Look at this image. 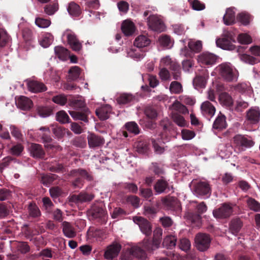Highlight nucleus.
I'll list each match as a JSON object with an SVG mask.
<instances>
[{"label":"nucleus","mask_w":260,"mask_h":260,"mask_svg":"<svg viewBox=\"0 0 260 260\" xmlns=\"http://www.w3.org/2000/svg\"><path fill=\"white\" fill-rule=\"evenodd\" d=\"M68 105L76 110H81L87 108L85 107V103L81 97L70 96L68 100Z\"/></svg>","instance_id":"b1692460"},{"label":"nucleus","mask_w":260,"mask_h":260,"mask_svg":"<svg viewBox=\"0 0 260 260\" xmlns=\"http://www.w3.org/2000/svg\"><path fill=\"white\" fill-rule=\"evenodd\" d=\"M188 46L191 51L197 53L201 51L202 48V42L200 41H190Z\"/></svg>","instance_id":"e2e57ef3"},{"label":"nucleus","mask_w":260,"mask_h":260,"mask_svg":"<svg viewBox=\"0 0 260 260\" xmlns=\"http://www.w3.org/2000/svg\"><path fill=\"white\" fill-rule=\"evenodd\" d=\"M69 13L74 17H78L81 14L82 11L80 7L74 2L69 3L68 7Z\"/></svg>","instance_id":"c9c22d12"},{"label":"nucleus","mask_w":260,"mask_h":260,"mask_svg":"<svg viewBox=\"0 0 260 260\" xmlns=\"http://www.w3.org/2000/svg\"><path fill=\"white\" fill-rule=\"evenodd\" d=\"M150 40L146 36L140 35L136 38L134 45L138 48L144 49L150 45Z\"/></svg>","instance_id":"c756f323"},{"label":"nucleus","mask_w":260,"mask_h":260,"mask_svg":"<svg viewBox=\"0 0 260 260\" xmlns=\"http://www.w3.org/2000/svg\"><path fill=\"white\" fill-rule=\"evenodd\" d=\"M232 42H235L234 36L232 32L227 31L223 34L221 38L216 40V43L218 47L223 49L233 50L236 47Z\"/></svg>","instance_id":"7ed1b4c3"},{"label":"nucleus","mask_w":260,"mask_h":260,"mask_svg":"<svg viewBox=\"0 0 260 260\" xmlns=\"http://www.w3.org/2000/svg\"><path fill=\"white\" fill-rule=\"evenodd\" d=\"M170 90L172 93L179 94L183 91L182 86L179 82L173 81L170 84Z\"/></svg>","instance_id":"052dcab7"},{"label":"nucleus","mask_w":260,"mask_h":260,"mask_svg":"<svg viewBox=\"0 0 260 260\" xmlns=\"http://www.w3.org/2000/svg\"><path fill=\"white\" fill-rule=\"evenodd\" d=\"M240 58L243 61L251 65L260 62V58L251 56L247 54H243L241 55Z\"/></svg>","instance_id":"de8ad7c7"},{"label":"nucleus","mask_w":260,"mask_h":260,"mask_svg":"<svg viewBox=\"0 0 260 260\" xmlns=\"http://www.w3.org/2000/svg\"><path fill=\"white\" fill-rule=\"evenodd\" d=\"M243 226L242 220L239 217L233 218L229 223V230L234 235H237Z\"/></svg>","instance_id":"412c9836"},{"label":"nucleus","mask_w":260,"mask_h":260,"mask_svg":"<svg viewBox=\"0 0 260 260\" xmlns=\"http://www.w3.org/2000/svg\"><path fill=\"white\" fill-rule=\"evenodd\" d=\"M29 150L30 155L34 158L42 159L45 157V152L41 145L32 143L30 146Z\"/></svg>","instance_id":"f3484780"},{"label":"nucleus","mask_w":260,"mask_h":260,"mask_svg":"<svg viewBox=\"0 0 260 260\" xmlns=\"http://www.w3.org/2000/svg\"><path fill=\"white\" fill-rule=\"evenodd\" d=\"M58 176L53 174L44 175L41 177V182L45 186H48L56 180Z\"/></svg>","instance_id":"49530a36"},{"label":"nucleus","mask_w":260,"mask_h":260,"mask_svg":"<svg viewBox=\"0 0 260 260\" xmlns=\"http://www.w3.org/2000/svg\"><path fill=\"white\" fill-rule=\"evenodd\" d=\"M144 113L148 118L151 119H154L157 117L158 115L156 109L154 107L150 106L145 107Z\"/></svg>","instance_id":"6e6d98bb"},{"label":"nucleus","mask_w":260,"mask_h":260,"mask_svg":"<svg viewBox=\"0 0 260 260\" xmlns=\"http://www.w3.org/2000/svg\"><path fill=\"white\" fill-rule=\"evenodd\" d=\"M211 243L209 236L206 234L199 233L195 238V243L197 248L200 251L207 250Z\"/></svg>","instance_id":"423d86ee"},{"label":"nucleus","mask_w":260,"mask_h":260,"mask_svg":"<svg viewBox=\"0 0 260 260\" xmlns=\"http://www.w3.org/2000/svg\"><path fill=\"white\" fill-rule=\"evenodd\" d=\"M111 110V106L106 105L96 109L95 113L101 120H105L109 118Z\"/></svg>","instance_id":"cd10ccee"},{"label":"nucleus","mask_w":260,"mask_h":260,"mask_svg":"<svg viewBox=\"0 0 260 260\" xmlns=\"http://www.w3.org/2000/svg\"><path fill=\"white\" fill-rule=\"evenodd\" d=\"M69 99L64 94H58L54 96L52 101L55 104L59 105L60 106H64L67 103H68Z\"/></svg>","instance_id":"4d7b16f0"},{"label":"nucleus","mask_w":260,"mask_h":260,"mask_svg":"<svg viewBox=\"0 0 260 260\" xmlns=\"http://www.w3.org/2000/svg\"><path fill=\"white\" fill-rule=\"evenodd\" d=\"M70 176L75 178V180L72 182V184L75 188H81L84 183V179L88 181L93 180L92 175L83 169H74L71 171Z\"/></svg>","instance_id":"f257e3e1"},{"label":"nucleus","mask_w":260,"mask_h":260,"mask_svg":"<svg viewBox=\"0 0 260 260\" xmlns=\"http://www.w3.org/2000/svg\"><path fill=\"white\" fill-rule=\"evenodd\" d=\"M146 49H142L141 48L132 49L128 52L129 56L133 58L140 59L145 56V52Z\"/></svg>","instance_id":"a18cd8bd"},{"label":"nucleus","mask_w":260,"mask_h":260,"mask_svg":"<svg viewBox=\"0 0 260 260\" xmlns=\"http://www.w3.org/2000/svg\"><path fill=\"white\" fill-rule=\"evenodd\" d=\"M248 207L254 212H260V203L252 198H248L247 200Z\"/></svg>","instance_id":"8fccbe9b"},{"label":"nucleus","mask_w":260,"mask_h":260,"mask_svg":"<svg viewBox=\"0 0 260 260\" xmlns=\"http://www.w3.org/2000/svg\"><path fill=\"white\" fill-rule=\"evenodd\" d=\"M43 207L45 208L47 212L51 213L54 210V205L48 197H44L42 199Z\"/></svg>","instance_id":"bf43d9fd"},{"label":"nucleus","mask_w":260,"mask_h":260,"mask_svg":"<svg viewBox=\"0 0 260 260\" xmlns=\"http://www.w3.org/2000/svg\"><path fill=\"white\" fill-rule=\"evenodd\" d=\"M164 205L167 210L179 211L181 210V205L179 200L175 197L166 198L164 200Z\"/></svg>","instance_id":"2eb2a0df"},{"label":"nucleus","mask_w":260,"mask_h":260,"mask_svg":"<svg viewBox=\"0 0 260 260\" xmlns=\"http://www.w3.org/2000/svg\"><path fill=\"white\" fill-rule=\"evenodd\" d=\"M154 189L158 194L167 192L170 190L168 182L162 176H161L160 179L156 180L154 185Z\"/></svg>","instance_id":"4468645a"},{"label":"nucleus","mask_w":260,"mask_h":260,"mask_svg":"<svg viewBox=\"0 0 260 260\" xmlns=\"http://www.w3.org/2000/svg\"><path fill=\"white\" fill-rule=\"evenodd\" d=\"M134 222L139 225L141 232L146 236H149L152 233V227L150 222L146 219L140 216L133 217Z\"/></svg>","instance_id":"9d476101"},{"label":"nucleus","mask_w":260,"mask_h":260,"mask_svg":"<svg viewBox=\"0 0 260 260\" xmlns=\"http://www.w3.org/2000/svg\"><path fill=\"white\" fill-rule=\"evenodd\" d=\"M62 232L64 235L69 238H73L76 235V233L72 224L67 221H63L62 223Z\"/></svg>","instance_id":"7c9ffc66"},{"label":"nucleus","mask_w":260,"mask_h":260,"mask_svg":"<svg viewBox=\"0 0 260 260\" xmlns=\"http://www.w3.org/2000/svg\"><path fill=\"white\" fill-rule=\"evenodd\" d=\"M247 118L251 123L255 124L260 120V110L258 107H252L247 112Z\"/></svg>","instance_id":"393cba45"},{"label":"nucleus","mask_w":260,"mask_h":260,"mask_svg":"<svg viewBox=\"0 0 260 260\" xmlns=\"http://www.w3.org/2000/svg\"><path fill=\"white\" fill-rule=\"evenodd\" d=\"M207 76L204 72L202 75H197L193 80V84L196 88H204L207 82Z\"/></svg>","instance_id":"473e14b6"},{"label":"nucleus","mask_w":260,"mask_h":260,"mask_svg":"<svg viewBox=\"0 0 260 260\" xmlns=\"http://www.w3.org/2000/svg\"><path fill=\"white\" fill-rule=\"evenodd\" d=\"M226 117L220 113L216 117L213 124V128L218 130H222L226 127Z\"/></svg>","instance_id":"2f4dec72"},{"label":"nucleus","mask_w":260,"mask_h":260,"mask_svg":"<svg viewBox=\"0 0 260 260\" xmlns=\"http://www.w3.org/2000/svg\"><path fill=\"white\" fill-rule=\"evenodd\" d=\"M135 96L131 93H123L117 98V101L119 104H126L135 100Z\"/></svg>","instance_id":"e433bc0d"},{"label":"nucleus","mask_w":260,"mask_h":260,"mask_svg":"<svg viewBox=\"0 0 260 260\" xmlns=\"http://www.w3.org/2000/svg\"><path fill=\"white\" fill-rule=\"evenodd\" d=\"M68 42L73 50L78 52L82 47L81 43L77 38L74 34H69L67 35Z\"/></svg>","instance_id":"a878e982"},{"label":"nucleus","mask_w":260,"mask_h":260,"mask_svg":"<svg viewBox=\"0 0 260 260\" xmlns=\"http://www.w3.org/2000/svg\"><path fill=\"white\" fill-rule=\"evenodd\" d=\"M87 140L89 147L92 148L100 147L105 143V140L102 136L93 133L88 135Z\"/></svg>","instance_id":"dca6fc26"},{"label":"nucleus","mask_w":260,"mask_h":260,"mask_svg":"<svg viewBox=\"0 0 260 260\" xmlns=\"http://www.w3.org/2000/svg\"><path fill=\"white\" fill-rule=\"evenodd\" d=\"M225 24L232 25L235 22V13L232 8L226 9V13L223 17Z\"/></svg>","instance_id":"72a5a7b5"},{"label":"nucleus","mask_w":260,"mask_h":260,"mask_svg":"<svg viewBox=\"0 0 260 260\" xmlns=\"http://www.w3.org/2000/svg\"><path fill=\"white\" fill-rule=\"evenodd\" d=\"M218 70L221 76L227 81H233L236 80L237 73L230 64L222 63L219 66Z\"/></svg>","instance_id":"20e7f679"},{"label":"nucleus","mask_w":260,"mask_h":260,"mask_svg":"<svg viewBox=\"0 0 260 260\" xmlns=\"http://www.w3.org/2000/svg\"><path fill=\"white\" fill-rule=\"evenodd\" d=\"M16 104L20 109L27 110L31 108L32 102L29 98L24 96H21L16 101Z\"/></svg>","instance_id":"c85d7f7f"},{"label":"nucleus","mask_w":260,"mask_h":260,"mask_svg":"<svg viewBox=\"0 0 260 260\" xmlns=\"http://www.w3.org/2000/svg\"><path fill=\"white\" fill-rule=\"evenodd\" d=\"M17 251L22 254H25L29 252L30 247L26 242H18L16 245Z\"/></svg>","instance_id":"13d9d810"},{"label":"nucleus","mask_w":260,"mask_h":260,"mask_svg":"<svg viewBox=\"0 0 260 260\" xmlns=\"http://www.w3.org/2000/svg\"><path fill=\"white\" fill-rule=\"evenodd\" d=\"M207 210V207L205 203L204 202H201L196 206L194 212H190L187 213V218L192 223L199 226L201 224V215L206 212Z\"/></svg>","instance_id":"f03ea898"},{"label":"nucleus","mask_w":260,"mask_h":260,"mask_svg":"<svg viewBox=\"0 0 260 260\" xmlns=\"http://www.w3.org/2000/svg\"><path fill=\"white\" fill-rule=\"evenodd\" d=\"M120 186L121 188L125 189L127 190L128 192L133 193H136L138 192V186L134 183H122L120 184Z\"/></svg>","instance_id":"603ef678"},{"label":"nucleus","mask_w":260,"mask_h":260,"mask_svg":"<svg viewBox=\"0 0 260 260\" xmlns=\"http://www.w3.org/2000/svg\"><path fill=\"white\" fill-rule=\"evenodd\" d=\"M234 141L237 145L246 148L251 147L254 144V142L251 139L241 135L235 136L234 137Z\"/></svg>","instance_id":"6ab92c4d"},{"label":"nucleus","mask_w":260,"mask_h":260,"mask_svg":"<svg viewBox=\"0 0 260 260\" xmlns=\"http://www.w3.org/2000/svg\"><path fill=\"white\" fill-rule=\"evenodd\" d=\"M190 7L194 10L202 11L205 9V4L199 0H188Z\"/></svg>","instance_id":"864d4df0"},{"label":"nucleus","mask_w":260,"mask_h":260,"mask_svg":"<svg viewBox=\"0 0 260 260\" xmlns=\"http://www.w3.org/2000/svg\"><path fill=\"white\" fill-rule=\"evenodd\" d=\"M216 55L212 53L206 52L199 56L198 61L203 65L211 66L216 62Z\"/></svg>","instance_id":"aec40b11"},{"label":"nucleus","mask_w":260,"mask_h":260,"mask_svg":"<svg viewBox=\"0 0 260 260\" xmlns=\"http://www.w3.org/2000/svg\"><path fill=\"white\" fill-rule=\"evenodd\" d=\"M150 169L157 176H161V175L165 174V171L162 167L159 164L154 162L152 163V165L150 168Z\"/></svg>","instance_id":"0e129e2a"},{"label":"nucleus","mask_w":260,"mask_h":260,"mask_svg":"<svg viewBox=\"0 0 260 260\" xmlns=\"http://www.w3.org/2000/svg\"><path fill=\"white\" fill-rule=\"evenodd\" d=\"M203 114L209 120L213 116L215 113V107L209 101L202 103L201 107Z\"/></svg>","instance_id":"a211bd4d"},{"label":"nucleus","mask_w":260,"mask_h":260,"mask_svg":"<svg viewBox=\"0 0 260 260\" xmlns=\"http://www.w3.org/2000/svg\"><path fill=\"white\" fill-rule=\"evenodd\" d=\"M136 149L139 153H145L149 149V145L146 141H140L137 143Z\"/></svg>","instance_id":"680f3d73"},{"label":"nucleus","mask_w":260,"mask_h":260,"mask_svg":"<svg viewBox=\"0 0 260 260\" xmlns=\"http://www.w3.org/2000/svg\"><path fill=\"white\" fill-rule=\"evenodd\" d=\"M24 149V147L21 144L18 143L16 145H13L10 149V152L12 155L15 156H19L22 151Z\"/></svg>","instance_id":"774afa93"},{"label":"nucleus","mask_w":260,"mask_h":260,"mask_svg":"<svg viewBox=\"0 0 260 260\" xmlns=\"http://www.w3.org/2000/svg\"><path fill=\"white\" fill-rule=\"evenodd\" d=\"M27 87L32 92H41L47 90L46 86L43 83L37 81H29L27 82Z\"/></svg>","instance_id":"5701e85b"},{"label":"nucleus","mask_w":260,"mask_h":260,"mask_svg":"<svg viewBox=\"0 0 260 260\" xmlns=\"http://www.w3.org/2000/svg\"><path fill=\"white\" fill-rule=\"evenodd\" d=\"M52 132L57 139H61L66 134V129L61 126H56L53 127Z\"/></svg>","instance_id":"69168bd1"},{"label":"nucleus","mask_w":260,"mask_h":260,"mask_svg":"<svg viewBox=\"0 0 260 260\" xmlns=\"http://www.w3.org/2000/svg\"><path fill=\"white\" fill-rule=\"evenodd\" d=\"M177 238L175 236L169 235L165 237L162 242V245L168 249L173 248L176 244Z\"/></svg>","instance_id":"58836bf2"},{"label":"nucleus","mask_w":260,"mask_h":260,"mask_svg":"<svg viewBox=\"0 0 260 260\" xmlns=\"http://www.w3.org/2000/svg\"><path fill=\"white\" fill-rule=\"evenodd\" d=\"M68 79L72 81L77 80L80 75V69L77 66L72 67L68 72Z\"/></svg>","instance_id":"09e8293b"},{"label":"nucleus","mask_w":260,"mask_h":260,"mask_svg":"<svg viewBox=\"0 0 260 260\" xmlns=\"http://www.w3.org/2000/svg\"><path fill=\"white\" fill-rule=\"evenodd\" d=\"M135 25L132 21L125 20L122 23L121 30L125 36H132L135 32Z\"/></svg>","instance_id":"bb28decb"},{"label":"nucleus","mask_w":260,"mask_h":260,"mask_svg":"<svg viewBox=\"0 0 260 260\" xmlns=\"http://www.w3.org/2000/svg\"><path fill=\"white\" fill-rule=\"evenodd\" d=\"M170 69L172 71L173 79L179 80L181 78V70L179 64L175 61H173L169 66Z\"/></svg>","instance_id":"a19ab883"},{"label":"nucleus","mask_w":260,"mask_h":260,"mask_svg":"<svg viewBox=\"0 0 260 260\" xmlns=\"http://www.w3.org/2000/svg\"><path fill=\"white\" fill-rule=\"evenodd\" d=\"M158 245H156L154 241H150L149 239H144L143 241V248L149 252H151L155 249L158 248Z\"/></svg>","instance_id":"3c124183"},{"label":"nucleus","mask_w":260,"mask_h":260,"mask_svg":"<svg viewBox=\"0 0 260 260\" xmlns=\"http://www.w3.org/2000/svg\"><path fill=\"white\" fill-rule=\"evenodd\" d=\"M233 212L232 205L230 203H223L221 206L213 211L214 216L216 218L225 219L232 215Z\"/></svg>","instance_id":"39448f33"},{"label":"nucleus","mask_w":260,"mask_h":260,"mask_svg":"<svg viewBox=\"0 0 260 260\" xmlns=\"http://www.w3.org/2000/svg\"><path fill=\"white\" fill-rule=\"evenodd\" d=\"M194 191L198 196L208 198L211 195V188L208 182L200 181L194 185Z\"/></svg>","instance_id":"1a4fd4ad"},{"label":"nucleus","mask_w":260,"mask_h":260,"mask_svg":"<svg viewBox=\"0 0 260 260\" xmlns=\"http://www.w3.org/2000/svg\"><path fill=\"white\" fill-rule=\"evenodd\" d=\"M28 215L33 218H39L41 215V212L36 203L31 202L28 206Z\"/></svg>","instance_id":"f704fd0d"},{"label":"nucleus","mask_w":260,"mask_h":260,"mask_svg":"<svg viewBox=\"0 0 260 260\" xmlns=\"http://www.w3.org/2000/svg\"><path fill=\"white\" fill-rule=\"evenodd\" d=\"M172 119L173 121L179 126L185 127L187 125V122L185 120L183 116L179 114H173L172 115Z\"/></svg>","instance_id":"5fc2aeb1"},{"label":"nucleus","mask_w":260,"mask_h":260,"mask_svg":"<svg viewBox=\"0 0 260 260\" xmlns=\"http://www.w3.org/2000/svg\"><path fill=\"white\" fill-rule=\"evenodd\" d=\"M69 113L75 120H81L84 122H88V115L90 111L88 108H84L81 111H69Z\"/></svg>","instance_id":"ddd939ff"},{"label":"nucleus","mask_w":260,"mask_h":260,"mask_svg":"<svg viewBox=\"0 0 260 260\" xmlns=\"http://www.w3.org/2000/svg\"><path fill=\"white\" fill-rule=\"evenodd\" d=\"M124 127L128 133L133 134L135 135L140 133V129L138 125L134 121H130L126 122Z\"/></svg>","instance_id":"79ce46f5"},{"label":"nucleus","mask_w":260,"mask_h":260,"mask_svg":"<svg viewBox=\"0 0 260 260\" xmlns=\"http://www.w3.org/2000/svg\"><path fill=\"white\" fill-rule=\"evenodd\" d=\"M131 254L137 258L138 259H144L146 257V252L145 250L138 246L132 247L131 251Z\"/></svg>","instance_id":"ea45409f"},{"label":"nucleus","mask_w":260,"mask_h":260,"mask_svg":"<svg viewBox=\"0 0 260 260\" xmlns=\"http://www.w3.org/2000/svg\"><path fill=\"white\" fill-rule=\"evenodd\" d=\"M70 117L64 111H60L56 114V120L62 123L70 122Z\"/></svg>","instance_id":"338daca9"},{"label":"nucleus","mask_w":260,"mask_h":260,"mask_svg":"<svg viewBox=\"0 0 260 260\" xmlns=\"http://www.w3.org/2000/svg\"><path fill=\"white\" fill-rule=\"evenodd\" d=\"M149 27L152 30L161 32L165 30V24L161 19L155 15H151L147 18Z\"/></svg>","instance_id":"6e6552de"},{"label":"nucleus","mask_w":260,"mask_h":260,"mask_svg":"<svg viewBox=\"0 0 260 260\" xmlns=\"http://www.w3.org/2000/svg\"><path fill=\"white\" fill-rule=\"evenodd\" d=\"M56 55L61 60H65L67 59L69 51L62 46H56L54 48Z\"/></svg>","instance_id":"37998d69"},{"label":"nucleus","mask_w":260,"mask_h":260,"mask_svg":"<svg viewBox=\"0 0 260 260\" xmlns=\"http://www.w3.org/2000/svg\"><path fill=\"white\" fill-rule=\"evenodd\" d=\"M51 131L48 126H42L39 129V131L36 133L38 140L45 144L46 147L49 148L48 145L52 142L53 139L50 135Z\"/></svg>","instance_id":"0eeeda50"},{"label":"nucleus","mask_w":260,"mask_h":260,"mask_svg":"<svg viewBox=\"0 0 260 260\" xmlns=\"http://www.w3.org/2000/svg\"><path fill=\"white\" fill-rule=\"evenodd\" d=\"M94 198V194L82 191L78 194H73L70 197V201L76 204L88 202Z\"/></svg>","instance_id":"f8f14e48"},{"label":"nucleus","mask_w":260,"mask_h":260,"mask_svg":"<svg viewBox=\"0 0 260 260\" xmlns=\"http://www.w3.org/2000/svg\"><path fill=\"white\" fill-rule=\"evenodd\" d=\"M121 248V245L117 243H114L109 245L105 251L104 258L107 259H114L118 256Z\"/></svg>","instance_id":"9b49d317"},{"label":"nucleus","mask_w":260,"mask_h":260,"mask_svg":"<svg viewBox=\"0 0 260 260\" xmlns=\"http://www.w3.org/2000/svg\"><path fill=\"white\" fill-rule=\"evenodd\" d=\"M219 101L220 104L226 107H230L233 105V99L226 92H222L219 94Z\"/></svg>","instance_id":"c03bdc74"},{"label":"nucleus","mask_w":260,"mask_h":260,"mask_svg":"<svg viewBox=\"0 0 260 260\" xmlns=\"http://www.w3.org/2000/svg\"><path fill=\"white\" fill-rule=\"evenodd\" d=\"M88 215L92 219H102L105 215V211L102 207L98 205H93L90 210L88 211Z\"/></svg>","instance_id":"4be33fe9"},{"label":"nucleus","mask_w":260,"mask_h":260,"mask_svg":"<svg viewBox=\"0 0 260 260\" xmlns=\"http://www.w3.org/2000/svg\"><path fill=\"white\" fill-rule=\"evenodd\" d=\"M58 9L59 5L57 1H54L44 7V12L48 15H52L58 11Z\"/></svg>","instance_id":"4c0bfd02"}]
</instances>
